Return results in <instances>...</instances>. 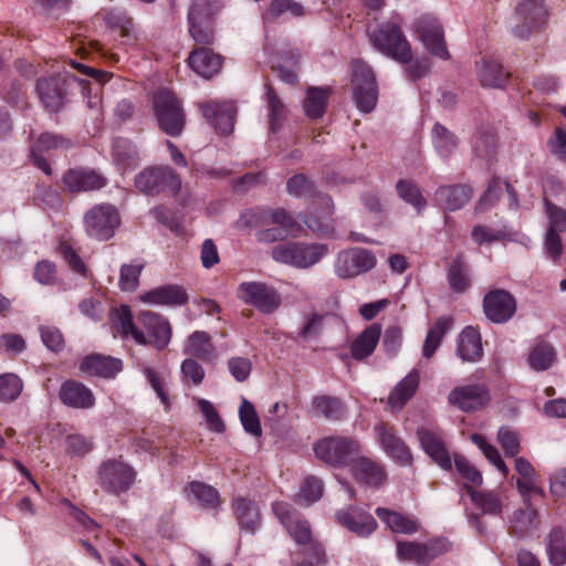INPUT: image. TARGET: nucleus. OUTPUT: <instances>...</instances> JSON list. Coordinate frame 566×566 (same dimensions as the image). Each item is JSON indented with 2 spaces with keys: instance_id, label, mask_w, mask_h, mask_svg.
Segmentation results:
<instances>
[{
  "instance_id": "obj_1",
  "label": "nucleus",
  "mask_w": 566,
  "mask_h": 566,
  "mask_svg": "<svg viewBox=\"0 0 566 566\" xmlns=\"http://www.w3.org/2000/svg\"><path fill=\"white\" fill-rule=\"evenodd\" d=\"M137 319L147 335L135 325L129 306L122 305L113 312L114 327L123 338H132L138 345H151L158 350L168 346L172 337V327L166 317L155 312L143 311Z\"/></svg>"
},
{
  "instance_id": "obj_2",
  "label": "nucleus",
  "mask_w": 566,
  "mask_h": 566,
  "mask_svg": "<svg viewBox=\"0 0 566 566\" xmlns=\"http://www.w3.org/2000/svg\"><path fill=\"white\" fill-rule=\"evenodd\" d=\"M368 34L373 45L395 61L408 63L413 57L410 43L395 22H386Z\"/></svg>"
},
{
  "instance_id": "obj_3",
  "label": "nucleus",
  "mask_w": 566,
  "mask_h": 566,
  "mask_svg": "<svg viewBox=\"0 0 566 566\" xmlns=\"http://www.w3.org/2000/svg\"><path fill=\"white\" fill-rule=\"evenodd\" d=\"M222 6L218 0H195L188 11L189 33L196 43L210 45L214 41V18Z\"/></svg>"
},
{
  "instance_id": "obj_4",
  "label": "nucleus",
  "mask_w": 566,
  "mask_h": 566,
  "mask_svg": "<svg viewBox=\"0 0 566 566\" xmlns=\"http://www.w3.org/2000/svg\"><path fill=\"white\" fill-rule=\"evenodd\" d=\"M327 252V245L322 243L284 242L273 247L271 254L276 262L307 269L316 264Z\"/></svg>"
},
{
  "instance_id": "obj_5",
  "label": "nucleus",
  "mask_w": 566,
  "mask_h": 566,
  "mask_svg": "<svg viewBox=\"0 0 566 566\" xmlns=\"http://www.w3.org/2000/svg\"><path fill=\"white\" fill-rule=\"evenodd\" d=\"M154 108L159 128L169 136H179L185 126L186 115L175 94L167 90L157 92Z\"/></svg>"
},
{
  "instance_id": "obj_6",
  "label": "nucleus",
  "mask_w": 566,
  "mask_h": 566,
  "mask_svg": "<svg viewBox=\"0 0 566 566\" xmlns=\"http://www.w3.org/2000/svg\"><path fill=\"white\" fill-rule=\"evenodd\" d=\"M316 457L327 464L343 467L356 461L359 457V443L347 437L324 438L315 443Z\"/></svg>"
},
{
  "instance_id": "obj_7",
  "label": "nucleus",
  "mask_w": 566,
  "mask_h": 566,
  "mask_svg": "<svg viewBox=\"0 0 566 566\" xmlns=\"http://www.w3.org/2000/svg\"><path fill=\"white\" fill-rule=\"evenodd\" d=\"M136 472L122 459H108L98 468L101 488L114 495L127 492L134 484Z\"/></svg>"
},
{
  "instance_id": "obj_8",
  "label": "nucleus",
  "mask_w": 566,
  "mask_h": 566,
  "mask_svg": "<svg viewBox=\"0 0 566 566\" xmlns=\"http://www.w3.org/2000/svg\"><path fill=\"white\" fill-rule=\"evenodd\" d=\"M352 82L357 107L364 113L371 112L376 106L378 94L376 78L369 65L363 61H355Z\"/></svg>"
},
{
  "instance_id": "obj_9",
  "label": "nucleus",
  "mask_w": 566,
  "mask_h": 566,
  "mask_svg": "<svg viewBox=\"0 0 566 566\" xmlns=\"http://www.w3.org/2000/svg\"><path fill=\"white\" fill-rule=\"evenodd\" d=\"M376 262L370 250L348 248L337 253L334 268L338 277L353 279L374 269Z\"/></svg>"
},
{
  "instance_id": "obj_10",
  "label": "nucleus",
  "mask_w": 566,
  "mask_h": 566,
  "mask_svg": "<svg viewBox=\"0 0 566 566\" xmlns=\"http://www.w3.org/2000/svg\"><path fill=\"white\" fill-rule=\"evenodd\" d=\"M84 226L90 237L97 240H108L119 226V217L112 205H97L85 213Z\"/></svg>"
},
{
  "instance_id": "obj_11",
  "label": "nucleus",
  "mask_w": 566,
  "mask_h": 566,
  "mask_svg": "<svg viewBox=\"0 0 566 566\" xmlns=\"http://www.w3.org/2000/svg\"><path fill=\"white\" fill-rule=\"evenodd\" d=\"M238 297L245 304L254 306L263 314L273 313L281 305L279 292L261 282H243L237 291Z\"/></svg>"
},
{
  "instance_id": "obj_12",
  "label": "nucleus",
  "mask_w": 566,
  "mask_h": 566,
  "mask_svg": "<svg viewBox=\"0 0 566 566\" xmlns=\"http://www.w3.org/2000/svg\"><path fill=\"white\" fill-rule=\"evenodd\" d=\"M490 400V390L484 384L458 386L448 395L449 405L469 413L483 409Z\"/></svg>"
},
{
  "instance_id": "obj_13",
  "label": "nucleus",
  "mask_w": 566,
  "mask_h": 566,
  "mask_svg": "<svg viewBox=\"0 0 566 566\" xmlns=\"http://www.w3.org/2000/svg\"><path fill=\"white\" fill-rule=\"evenodd\" d=\"M272 511L298 545H305L313 538L308 521L286 502H274Z\"/></svg>"
},
{
  "instance_id": "obj_14",
  "label": "nucleus",
  "mask_w": 566,
  "mask_h": 566,
  "mask_svg": "<svg viewBox=\"0 0 566 566\" xmlns=\"http://www.w3.org/2000/svg\"><path fill=\"white\" fill-rule=\"evenodd\" d=\"M517 310L515 297L506 290L494 289L483 297V312L489 321L495 324L509 322Z\"/></svg>"
},
{
  "instance_id": "obj_15",
  "label": "nucleus",
  "mask_w": 566,
  "mask_h": 566,
  "mask_svg": "<svg viewBox=\"0 0 566 566\" xmlns=\"http://www.w3.org/2000/svg\"><path fill=\"white\" fill-rule=\"evenodd\" d=\"M416 30L428 51L441 59L449 57L443 30L436 18L430 15L420 17L416 22Z\"/></svg>"
},
{
  "instance_id": "obj_16",
  "label": "nucleus",
  "mask_w": 566,
  "mask_h": 566,
  "mask_svg": "<svg viewBox=\"0 0 566 566\" xmlns=\"http://www.w3.org/2000/svg\"><path fill=\"white\" fill-rule=\"evenodd\" d=\"M335 517L343 527L360 537L369 536L377 528L373 515L356 506L338 510Z\"/></svg>"
},
{
  "instance_id": "obj_17",
  "label": "nucleus",
  "mask_w": 566,
  "mask_h": 566,
  "mask_svg": "<svg viewBox=\"0 0 566 566\" xmlns=\"http://www.w3.org/2000/svg\"><path fill=\"white\" fill-rule=\"evenodd\" d=\"M203 116L221 135L233 130L237 108L232 102H209L201 106Z\"/></svg>"
},
{
  "instance_id": "obj_18",
  "label": "nucleus",
  "mask_w": 566,
  "mask_h": 566,
  "mask_svg": "<svg viewBox=\"0 0 566 566\" xmlns=\"http://www.w3.org/2000/svg\"><path fill=\"white\" fill-rule=\"evenodd\" d=\"M65 187L72 192L98 190L106 186L107 179L94 169L74 168L63 176Z\"/></svg>"
},
{
  "instance_id": "obj_19",
  "label": "nucleus",
  "mask_w": 566,
  "mask_h": 566,
  "mask_svg": "<svg viewBox=\"0 0 566 566\" xmlns=\"http://www.w3.org/2000/svg\"><path fill=\"white\" fill-rule=\"evenodd\" d=\"M543 0H521L516 7V15L524 23L516 25L514 34L520 39H526L536 29L545 15L542 6Z\"/></svg>"
},
{
  "instance_id": "obj_20",
  "label": "nucleus",
  "mask_w": 566,
  "mask_h": 566,
  "mask_svg": "<svg viewBox=\"0 0 566 566\" xmlns=\"http://www.w3.org/2000/svg\"><path fill=\"white\" fill-rule=\"evenodd\" d=\"M379 441L386 453L401 465H410L412 455L409 448L396 434L392 427L387 423H380L376 427Z\"/></svg>"
},
{
  "instance_id": "obj_21",
  "label": "nucleus",
  "mask_w": 566,
  "mask_h": 566,
  "mask_svg": "<svg viewBox=\"0 0 566 566\" xmlns=\"http://www.w3.org/2000/svg\"><path fill=\"white\" fill-rule=\"evenodd\" d=\"M36 93L46 108L59 111L66 97L65 80L61 76L40 78L36 83Z\"/></svg>"
},
{
  "instance_id": "obj_22",
  "label": "nucleus",
  "mask_w": 566,
  "mask_h": 566,
  "mask_svg": "<svg viewBox=\"0 0 566 566\" xmlns=\"http://www.w3.org/2000/svg\"><path fill=\"white\" fill-rule=\"evenodd\" d=\"M139 300L151 305L181 306L188 302V294L180 285L167 284L140 294Z\"/></svg>"
},
{
  "instance_id": "obj_23",
  "label": "nucleus",
  "mask_w": 566,
  "mask_h": 566,
  "mask_svg": "<svg viewBox=\"0 0 566 566\" xmlns=\"http://www.w3.org/2000/svg\"><path fill=\"white\" fill-rule=\"evenodd\" d=\"M59 397L65 406L76 409H90L95 403L92 390L77 380L64 381Z\"/></svg>"
},
{
  "instance_id": "obj_24",
  "label": "nucleus",
  "mask_w": 566,
  "mask_h": 566,
  "mask_svg": "<svg viewBox=\"0 0 566 566\" xmlns=\"http://www.w3.org/2000/svg\"><path fill=\"white\" fill-rule=\"evenodd\" d=\"M418 438L426 453L443 470L452 469L451 457L441 436L429 429H419Z\"/></svg>"
},
{
  "instance_id": "obj_25",
  "label": "nucleus",
  "mask_w": 566,
  "mask_h": 566,
  "mask_svg": "<svg viewBox=\"0 0 566 566\" xmlns=\"http://www.w3.org/2000/svg\"><path fill=\"white\" fill-rule=\"evenodd\" d=\"M80 371L86 376L112 378L122 369V361L111 356L91 354L80 363Z\"/></svg>"
},
{
  "instance_id": "obj_26",
  "label": "nucleus",
  "mask_w": 566,
  "mask_h": 566,
  "mask_svg": "<svg viewBox=\"0 0 566 566\" xmlns=\"http://www.w3.org/2000/svg\"><path fill=\"white\" fill-rule=\"evenodd\" d=\"M354 478L357 482L378 488L386 480L384 467L369 458L358 457L352 465Z\"/></svg>"
},
{
  "instance_id": "obj_27",
  "label": "nucleus",
  "mask_w": 566,
  "mask_h": 566,
  "mask_svg": "<svg viewBox=\"0 0 566 566\" xmlns=\"http://www.w3.org/2000/svg\"><path fill=\"white\" fill-rule=\"evenodd\" d=\"M188 63L198 75L210 78L220 71L222 57L211 49L201 48L190 53Z\"/></svg>"
},
{
  "instance_id": "obj_28",
  "label": "nucleus",
  "mask_w": 566,
  "mask_h": 566,
  "mask_svg": "<svg viewBox=\"0 0 566 566\" xmlns=\"http://www.w3.org/2000/svg\"><path fill=\"white\" fill-rule=\"evenodd\" d=\"M70 145L71 143L61 136L44 133L40 135L36 143L32 147V161L39 169L43 170L46 175H51V167L48 164L46 159L40 155V153L48 151L51 149H65L69 148Z\"/></svg>"
},
{
  "instance_id": "obj_29",
  "label": "nucleus",
  "mask_w": 566,
  "mask_h": 566,
  "mask_svg": "<svg viewBox=\"0 0 566 566\" xmlns=\"http://www.w3.org/2000/svg\"><path fill=\"white\" fill-rule=\"evenodd\" d=\"M234 516L240 527L251 534L261 525L259 506L245 497H237L232 503Z\"/></svg>"
},
{
  "instance_id": "obj_30",
  "label": "nucleus",
  "mask_w": 566,
  "mask_h": 566,
  "mask_svg": "<svg viewBox=\"0 0 566 566\" xmlns=\"http://www.w3.org/2000/svg\"><path fill=\"white\" fill-rule=\"evenodd\" d=\"M472 189L465 185L443 186L436 191V199L447 210L454 211L467 205Z\"/></svg>"
},
{
  "instance_id": "obj_31",
  "label": "nucleus",
  "mask_w": 566,
  "mask_h": 566,
  "mask_svg": "<svg viewBox=\"0 0 566 566\" xmlns=\"http://www.w3.org/2000/svg\"><path fill=\"white\" fill-rule=\"evenodd\" d=\"M381 336V326L370 324L352 343L350 353L355 359H364L373 354Z\"/></svg>"
},
{
  "instance_id": "obj_32",
  "label": "nucleus",
  "mask_w": 566,
  "mask_h": 566,
  "mask_svg": "<svg viewBox=\"0 0 566 566\" xmlns=\"http://www.w3.org/2000/svg\"><path fill=\"white\" fill-rule=\"evenodd\" d=\"M481 336L472 326L465 327L458 340V356L463 361H476L482 357Z\"/></svg>"
},
{
  "instance_id": "obj_33",
  "label": "nucleus",
  "mask_w": 566,
  "mask_h": 566,
  "mask_svg": "<svg viewBox=\"0 0 566 566\" xmlns=\"http://www.w3.org/2000/svg\"><path fill=\"white\" fill-rule=\"evenodd\" d=\"M420 381V374L412 369L399 381L389 395L388 402L392 408L401 409L415 395Z\"/></svg>"
},
{
  "instance_id": "obj_34",
  "label": "nucleus",
  "mask_w": 566,
  "mask_h": 566,
  "mask_svg": "<svg viewBox=\"0 0 566 566\" xmlns=\"http://www.w3.org/2000/svg\"><path fill=\"white\" fill-rule=\"evenodd\" d=\"M172 177V169L168 166L148 167L135 178L136 188L146 195L159 193V180L163 177Z\"/></svg>"
},
{
  "instance_id": "obj_35",
  "label": "nucleus",
  "mask_w": 566,
  "mask_h": 566,
  "mask_svg": "<svg viewBox=\"0 0 566 566\" xmlns=\"http://www.w3.org/2000/svg\"><path fill=\"white\" fill-rule=\"evenodd\" d=\"M376 515L392 532L413 534L419 530V524L416 520L400 512L391 511L385 507H378L376 509Z\"/></svg>"
},
{
  "instance_id": "obj_36",
  "label": "nucleus",
  "mask_w": 566,
  "mask_h": 566,
  "mask_svg": "<svg viewBox=\"0 0 566 566\" xmlns=\"http://www.w3.org/2000/svg\"><path fill=\"white\" fill-rule=\"evenodd\" d=\"M265 101L269 128L272 133H276L287 117V107L271 84L265 85Z\"/></svg>"
},
{
  "instance_id": "obj_37",
  "label": "nucleus",
  "mask_w": 566,
  "mask_h": 566,
  "mask_svg": "<svg viewBox=\"0 0 566 566\" xmlns=\"http://www.w3.org/2000/svg\"><path fill=\"white\" fill-rule=\"evenodd\" d=\"M546 554L553 566L566 565V530L554 527L545 538Z\"/></svg>"
},
{
  "instance_id": "obj_38",
  "label": "nucleus",
  "mask_w": 566,
  "mask_h": 566,
  "mask_svg": "<svg viewBox=\"0 0 566 566\" xmlns=\"http://www.w3.org/2000/svg\"><path fill=\"white\" fill-rule=\"evenodd\" d=\"M329 94V88L308 87L303 102L306 116L312 119L321 118L325 113Z\"/></svg>"
},
{
  "instance_id": "obj_39",
  "label": "nucleus",
  "mask_w": 566,
  "mask_h": 566,
  "mask_svg": "<svg viewBox=\"0 0 566 566\" xmlns=\"http://www.w3.org/2000/svg\"><path fill=\"white\" fill-rule=\"evenodd\" d=\"M185 354L205 360L212 359L214 357V347L209 334L202 331L193 332L187 339Z\"/></svg>"
},
{
  "instance_id": "obj_40",
  "label": "nucleus",
  "mask_w": 566,
  "mask_h": 566,
  "mask_svg": "<svg viewBox=\"0 0 566 566\" xmlns=\"http://www.w3.org/2000/svg\"><path fill=\"white\" fill-rule=\"evenodd\" d=\"M481 84L486 87H502L509 77V72L494 60L484 59L479 67Z\"/></svg>"
},
{
  "instance_id": "obj_41",
  "label": "nucleus",
  "mask_w": 566,
  "mask_h": 566,
  "mask_svg": "<svg viewBox=\"0 0 566 566\" xmlns=\"http://www.w3.org/2000/svg\"><path fill=\"white\" fill-rule=\"evenodd\" d=\"M312 405L315 416H323L328 420H339L345 415V407L336 397L317 396L313 399Z\"/></svg>"
},
{
  "instance_id": "obj_42",
  "label": "nucleus",
  "mask_w": 566,
  "mask_h": 566,
  "mask_svg": "<svg viewBox=\"0 0 566 566\" xmlns=\"http://www.w3.org/2000/svg\"><path fill=\"white\" fill-rule=\"evenodd\" d=\"M113 157L123 170L132 169L138 165V153L128 140L117 138L113 144Z\"/></svg>"
},
{
  "instance_id": "obj_43",
  "label": "nucleus",
  "mask_w": 566,
  "mask_h": 566,
  "mask_svg": "<svg viewBox=\"0 0 566 566\" xmlns=\"http://www.w3.org/2000/svg\"><path fill=\"white\" fill-rule=\"evenodd\" d=\"M473 504L484 514L497 515L502 511L500 497L494 492L474 491L472 486L465 485Z\"/></svg>"
},
{
  "instance_id": "obj_44",
  "label": "nucleus",
  "mask_w": 566,
  "mask_h": 566,
  "mask_svg": "<svg viewBox=\"0 0 566 566\" xmlns=\"http://www.w3.org/2000/svg\"><path fill=\"white\" fill-rule=\"evenodd\" d=\"M452 321L448 317H440L436 321V323L430 327L424 344L422 354L423 357L430 358L440 346L441 339L450 328Z\"/></svg>"
},
{
  "instance_id": "obj_45",
  "label": "nucleus",
  "mask_w": 566,
  "mask_h": 566,
  "mask_svg": "<svg viewBox=\"0 0 566 566\" xmlns=\"http://www.w3.org/2000/svg\"><path fill=\"white\" fill-rule=\"evenodd\" d=\"M432 142L442 157H449L458 145L454 134L438 123L432 128Z\"/></svg>"
},
{
  "instance_id": "obj_46",
  "label": "nucleus",
  "mask_w": 566,
  "mask_h": 566,
  "mask_svg": "<svg viewBox=\"0 0 566 566\" xmlns=\"http://www.w3.org/2000/svg\"><path fill=\"white\" fill-rule=\"evenodd\" d=\"M555 360V350L548 343H538L530 353L528 364L535 370L549 368Z\"/></svg>"
},
{
  "instance_id": "obj_47",
  "label": "nucleus",
  "mask_w": 566,
  "mask_h": 566,
  "mask_svg": "<svg viewBox=\"0 0 566 566\" xmlns=\"http://www.w3.org/2000/svg\"><path fill=\"white\" fill-rule=\"evenodd\" d=\"M190 491L195 499L205 507L217 509L220 505V497L218 491L202 482H191Z\"/></svg>"
},
{
  "instance_id": "obj_48",
  "label": "nucleus",
  "mask_w": 566,
  "mask_h": 566,
  "mask_svg": "<svg viewBox=\"0 0 566 566\" xmlns=\"http://www.w3.org/2000/svg\"><path fill=\"white\" fill-rule=\"evenodd\" d=\"M263 227H276L290 233L295 227L294 219L284 209H263L261 214Z\"/></svg>"
},
{
  "instance_id": "obj_49",
  "label": "nucleus",
  "mask_w": 566,
  "mask_h": 566,
  "mask_svg": "<svg viewBox=\"0 0 566 566\" xmlns=\"http://www.w3.org/2000/svg\"><path fill=\"white\" fill-rule=\"evenodd\" d=\"M471 441L479 447V449L483 452L485 458L504 475L509 474V468L505 462L502 460V457L499 450L486 442L485 438L479 433H473L471 436Z\"/></svg>"
},
{
  "instance_id": "obj_50",
  "label": "nucleus",
  "mask_w": 566,
  "mask_h": 566,
  "mask_svg": "<svg viewBox=\"0 0 566 566\" xmlns=\"http://www.w3.org/2000/svg\"><path fill=\"white\" fill-rule=\"evenodd\" d=\"M448 280L454 292L462 293L469 287L470 280L467 274V268L460 256L452 261L448 271Z\"/></svg>"
},
{
  "instance_id": "obj_51",
  "label": "nucleus",
  "mask_w": 566,
  "mask_h": 566,
  "mask_svg": "<svg viewBox=\"0 0 566 566\" xmlns=\"http://www.w3.org/2000/svg\"><path fill=\"white\" fill-rule=\"evenodd\" d=\"M239 416L242 422V426L247 432L254 437H260L262 433V428L260 423L259 416L254 406L247 399H243L240 408Z\"/></svg>"
},
{
  "instance_id": "obj_52",
  "label": "nucleus",
  "mask_w": 566,
  "mask_h": 566,
  "mask_svg": "<svg viewBox=\"0 0 566 566\" xmlns=\"http://www.w3.org/2000/svg\"><path fill=\"white\" fill-rule=\"evenodd\" d=\"M323 495V483L319 479L315 476H307L300 492L296 494V501L300 504L311 505L312 503L318 501Z\"/></svg>"
},
{
  "instance_id": "obj_53",
  "label": "nucleus",
  "mask_w": 566,
  "mask_h": 566,
  "mask_svg": "<svg viewBox=\"0 0 566 566\" xmlns=\"http://www.w3.org/2000/svg\"><path fill=\"white\" fill-rule=\"evenodd\" d=\"M143 262L124 264L120 268L119 289L125 292H133L139 284V275L144 269Z\"/></svg>"
},
{
  "instance_id": "obj_54",
  "label": "nucleus",
  "mask_w": 566,
  "mask_h": 566,
  "mask_svg": "<svg viewBox=\"0 0 566 566\" xmlns=\"http://www.w3.org/2000/svg\"><path fill=\"white\" fill-rule=\"evenodd\" d=\"M397 192L401 199L413 206L420 212L427 205L418 187L408 180H399L396 185Z\"/></svg>"
},
{
  "instance_id": "obj_55",
  "label": "nucleus",
  "mask_w": 566,
  "mask_h": 566,
  "mask_svg": "<svg viewBox=\"0 0 566 566\" xmlns=\"http://www.w3.org/2000/svg\"><path fill=\"white\" fill-rule=\"evenodd\" d=\"M397 555L402 560L416 564H426L424 547L422 543L398 541Z\"/></svg>"
},
{
  "instance_id": "obj_56",
  "label": "nucleus",
  "mask_w": 566,
  "mask_h": 566,
  "mask_svg": "<svg viewBox=\"0 0 566 566\" xmlns=\"http://www.w3.org/2000/svg\"><path fill=\"white\" fill-rule=\"evenodd\" d=\"M22 391V381L14 374L0 375V401L15 400Z\"/></svg>"
},
{
  "instance_id": "obj_57",
  "label": "nucleus",
  "mask_w": 566,
  "mask_h": 566,
  "mask_svg": "<svg viewBox=\"0 0 566 566\" xmlns=\"http://www.w3.org/2000/svg\"><path fill=\"white\" fill-rule=\"evenodd\" d=\"M497 441L506 457H516L521 451L520 433L510 427L500 428L497 432Z\"/></svg>"
},
{
  "instance_id": "obj_58",
  "label": "nucleus",
  "mask_w": 566,
  "mask_h": 566,
  "mask_svg": "<svg viewBox=\"0 0 566 566\" xmlns=\"http://www.w3.org/2000/svg\"><path fill=\"white\" fill-rule=\"evenodd\" d=\"M197 406L200 412L205 416L207 426L210 430L221 433L226 430L224 422L219 416L216 407L206 399H197Z\"/></svg>"
},
{
  "instance_id": "obj_59",
  "label": "nucleus",
  "mask_w": 566,
  "mask_h": 566,
  "mask_svg": "<svg viewBox=\"0 0 566 566\" xmlns=\"http://www.w3.org/2000/svg\"><path fill=\"white\" fill-rule=\"evenodd\" d=\"M303 549V554L307 557V560L300 563L297 566H324L326 565V554L323 545L315 541L314 538L311 542L306 543Z\"/></svg>"
},
{
  "instance_id": "obj_60",
  "label": "nucleus",
  "mask_w": 566,
  "mask_h": 566,
  "mask_svg": "<svg viewBox=\"0 0 566 566\" xmlns=\"http://www.w3.org/2000/svg\"><path fill=\"white\" fill-rule=\"evenodd\" d=\"M454 465L458 473L467 481L473 485L482 484V474L473 467L464 457L460 454H454Z\"/></svg>"
},
{
  "instance_id": "obj_61",
  "label": "nucleus",
  "mask_w": 566,
  "mask_h": 566,
  "mask_svg": "<svg viewBox=\"0 0 566 566\" xmlns=\"http://www.w3.org/2000/svg\"><path fill=\"white\" fill-rule=\"evenodd\" d=\"M548 229L556 232L566 231V210L545 199Z\"/></svg>"
},
{
  "instance_id": "obj_62",
  "label": "nucleus",
  "mask_w": 566,
  "mask_h": 566,
  "mask_svg": "<svg viewBox=\"0 0 566 566\" xmlns=\"http://www.w3.org/2000/svg\"><path fill=\"white\" fill-rule=\"evenodd\" d=\"M502 195V181L499 178H493L490 182L485 193L482 196L475 207L476 212H483L493 206Z\"/></svg>"
},
{
  "instance_id": "obj_63",
  "label": "nucleus",
  "mask_w": 566,
  "mask_h": 566,
  "mask_svg": "<svg viewBox=\"0 0 566 566\" xmlns=\"http://www.w3.org/2000/svg\"><path fill=\"white\" fill-rule=\"evenodd\" d=\"M60 253L64 258V260L67 262L69 266L75 271L76 273L86 276L87 268L83 260L78 256L77 252L67 243V242H61L60 243Z\"/></svg>"
},
{
  "instance_id": "obj_64",
  "label": "nucleus",
  "mask_w": 566,
  "mask_h": 566,
  "mask_svg": "<svg viewBox=\"0 0 566 566\" xmlns=\"http://www.w3.org/2000/svg\"><path fill=\"white\" fill-rule=\"evenodd\" d=\"M43 344L53 352H60L64 348V337L61 331L53 326H42L40 328Z\"/></svg>"
}]
</instances>
